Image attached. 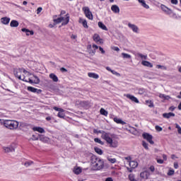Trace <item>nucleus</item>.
Returning <instances> with one entry per match:
<instances>
[{
    "label": "nucleus",
    "mask_w": 181,
    "mask_h": 181,
    "mask_svg": "<svg viewBox=\"0 0 181 181\" xmlns=\"http://www.w3.org/2000/svg\"><path fill=\"white\" fill-rule=\"evenodd\" d=\"M63 21H64V17H60L54 20V22H55V23H62Z\"/></svg>",
    "instance_id": "72a5a7b5"
},
{
    "label": "nucleus",
    "mask_w": 181,
    "mask_h": 181,
    "mask_svg": "<svg viewBox=\"0 0 181 181\" xmlns=\"http://www.w3.org/2000/svg\"><path fill=\"white\" fill-rule=\"evenodd\" d=\"M122 56L123 57V59H131V55L127 53H122Z\"/></svg>",
    "instance_id": "58836bf2"
},
{
    "label": "nucleus",
    "mask_w": 181,
    "mask_h": 181,
    "mask_svg": "<svg viewBox=\"0 0 181 181\" xmlns=\"http://www.w3.org/2000/svg\"><path fill=\"white\" fill-rule=\"evenodd\" d=\"M105 181H114L112 177L106 178Z\"/></svg>",
    "instance_id": "774afa93"
},
{
    "label": "nucleus",
    "mask_w": 181,
    "mask_h": 181,
    "mask_svg": "<svg viewBox=\"0 0 181 181\" xmlns=\"http://www.w3.org/2000/svg\"><path fill=\"white\" fill-rule=\"evenodd\" d=\"M21 30H22V32H24L27 36H29L30 35H33V31L29 30L28 29L22 28Z\"/></svg>",
    "instance_id": "393cba45"
},
{
    "label": "nucleus",
    "mask_w": 181,
    "mask_h": 181,
    "mask_svg": "<svg viewBox=\"0 0 181 181\" xmlns=\"http://www.w3.org/2000/svg\"><path fill=\"white\" fill-rule=\"evenodd\" d=\"M177 0H171V4H173V5H177Z\"/></svg>",
    "instance_id": "4d7b16f0"
},
{
    "label": "nucleus",
    "mask_w": 181,
    "mask_h": 181,
    "mask_svg": "<svg viewBox=\"0 0 181 181\" xmlns=\"http://www.w3.org/2000/svg\"><path fill=\"white\" fill-rule=\"evenodd\" d=\"M66 18H64L63 22L62 23V26H64L66 25H67V23H69V22H70V16H69V14L66 15Z\"/></svg>",
    "instance_id": "2eb2a0df"
},
{
    "label": "nucleus",
    "mask_w": 181,
    "mask_h": 181,
    "mask_svg": "<svg viewBox=\"0 0 181 181\" xmlns=\"http://www.w3.org/2000/svg\"><path fill=\"white\" fill-rule=\"evenodd\" d=\"M107 160L110 162V163H115L117 162V159L115 158H107Z\"/></svg>",
    "instance_id": "37998d69"
},
{
    "label": "nucleus",
    "mask_w": 181,
    "mask_h": 181,
    "mask_svg": "<svg viewBox=\"0 0 181 181\" xmlns=\"http://www.w3.org/2000/svg\"><path fill=\"white\" fill-rule=\"evenodd\" d=\"M142 145L144 146V148H145L146 149H149V148L148 147V143H146V141H142Z\"/></svg>",
    "instance_id": "09e8293b"
},
{
    "label": "nucleus",
    "mask_w": 181,
    "mask_h": 181,
    "mask_svg": "<svg viewBox=\"0 0 181 181\" xmlns=\"http://www.w3.org/2000/svg\"><path fill=\"white\" fill-rule=\"evenodd\" d=\"M129 165L130 168H132V169H135V168H138V162L135 160L130 161Z\"/></svg>",
    "instance_id": "aec40b11"
},
{
    "label": "nucleus",
    "mask_w": 181,
    "mask_h": 181,
    "mask_svg": "<svg viewBox=\"0 0 181 181\" xmlns=\"http://www.w3.org/2000/svg\"><path fill=\"white\" fill-rule=\"evenodd\" d=\"M1 22L4 25H8L9 23V22H11V18H9L8 17H3L1 18Z\"/></svg>",
    "instance_id": "ddd939ff"
},
{
    "label": "nucleus",
    "mask_w": 181,
    "mask_h": 181,
    "mask_svg": "<svg viewBox=\"0 0 181 181\" xmlns=\"http://www.w3.org/2000/svg\"><path fill=\"white\" fill-rule=\"evenodd\" d=\"M30 165H33V161L28 160V161H26L25 163H24V166H25V168H29V166H30Z\"/></svg>",
    "instance_id": "e433bc0d"
},
{
    "label": "nucleus",
    "mask_w": 181,
    "mask_h": 181,
    "mask_svg": "<svg viewBox=\"0 0 181 181\" xmlns=\"http://www.w3.org/2000/svg\"><path fill=\"white\" fill-rule=\"evenodd\" d=\"M141 64L143 66H145L146 67H150L151 69H152V67H153V64H152V63H151L148 61H142Z\"/></svg>",
    "instance_id": "f3484780"
},
{
    "label": "nucleus",
    "mask_w": 181,
    "mask_h": 181,
    "mask_svg": "<svg viewBox=\"0 0 181 181\" xmlns=\"http://www.w3.org/2000/svg\"><path fill=\"white\" fill-rule=\"evenodd\" d=\"M82 11H83L86 18L88 19H90V21H93V13L90 11V8L88 7H83Z\"/></svg>",
    "instance_id": "39448f33"
},
{
    "label": "nucleus",
    "mask_w": 181,
    "mask_h": 181,
    "mask_svg": "<svg viewBox=\"0 0 181 181\" xmlns=\"http://www.w3.org/2000/svg\"><path fill=\"white\" fill-rule=\"evenodd\" d=\"M138 1L141 4L143 8H145L146 9H149V6L146 4V2H145V0H138Z\"/></svg>",
    "instance_id": "b1692460"
},
{
    "label": "nucleus",
    "mask_w": 181,
    "mask_h": 181,
    "mask_svg": "<svg viewBox=\"0 0 181 181\" xmlns=\"http://www.w3.org/2000/svg\"><path fill=\"white\" fill-rule=\"evenodd\" d=\"M168 175H169L170 176H172V175H175V170H170L169 171V173H168Z\"/></svg>",
    "instance_id": "bf43d9fd"
},
{
    "label": "nucleus",
    "mask_w": 181,
    "mask_h": 181,
    "mask_svg": "<svg viewBox=\"0 0 181 181\" xmlns=\"http://www.w3.org/2000/svg\"><path fill=\"white\" fill-rule=\"evenodd\" d=\"M4 150L6 153L15 152V147L11 146L9 147H4Z\"/></svg>",
    "instance_id": "4468645a"
},
{
    "label": "nucleus",
    "mask_w": 181,
    "mask_h": 181,
    "mask_svg": "<svg viewBox=\"0 0 181 181\" xmlns=\"http://www.w3.org/2000/svg\"><path fill=\"white\" fill-rule=\"evenodd\" d=\"M33 131L40 132V134H45V129L40 127H35L33 128Z\"/></svg>",
    "instance_id": "f8f14e48"
},
{
    "label": "nucleus",
    "mask_w": 181,
    "mask_h": 181,
    "mask_svg": "<svg viewBox=\"0 0 181 181\" xmlns=\"http://www.w3.org/2000/svg\"><path fill=\"white\" fill-rule=\"evenodd\" d=\"M27 90L28 91H30L31 93H37V94H40V93H42V90L37 89V88L32 87V86H28L27 88Z\"/></svg>",
    "instance_id": "9d476101"
},
{
    "label": "nucleus",
    "mask_w": 181,
    "mask_h": 181,
    "mask_svg": "<svg viewBox=\"0 0 181 181\" xmlns=\"http://www.w3.org/2000/svg\"><path fill=\"white\" fill-rule=\"evenodd\" d=\"M146 104H147V105L150 107V108H152V107H153V102H152V100H146Z\"/></svg>",
    "instance_id": "4c0bfd02"
},
{
    "label": "nucleus",
    "mask_w": 181,
    "mask_h": 181,
    "mask_svg": "<svg viewBox=\"0 0 181 181\" xmlns=\"http://www.w3.org/2000/svg\"><path fill=\"white\" fill-rule=\"evenodd\" d=\"M114 121L117 124H121L122 125H125V124H127L125 122L122 121V119H118V117H115Z\"/></svg>",
    "instance_id": "a878e982"
},
{
    "label": "nucleus",
    "mask_w": 181,
    "mask_h": 181,
    "mask_svg": "<svg viewBox=\"0 0 181 181\" xmlns=\"http://www.w3.org/2000/svg\"><path fill=\"white\" fill-rule=\"evenodd\" d=\"M94 141L96 142L97 144H100V145H104V143L103 142V141H101V139L98 138H95Z\"/></svg>",
    "instance_id": "a19ab883"
},
{
    "label": "nucleus",
    "mask_w": 181,
    "mask_h": 181,
    "mask_svg": "<svg viewBox=\"0 0 181 181\" xmlns=\"http://www.w3.org/2000/svg\"><path fill=\"white\" fill-rule=\"evenodd\" d=\"M156 130L158 131V132H161V131L163 130L162 127L160 126L156 125L155 127Z\"/></svg>",
    "instance_id": "de8ad7c7"
},
{
    "label": "nucleus",
    "mask_w": 181,
    "mask_h": 181,
    "mask_svg": "<svg viewBox=\"0 0 181 181\" xmlns=\"http://www.w3.org/2000/svg\"><path fill=\"white\" fill-rule=\"evenodd\" d=\"M99 50H100V52H101L102 54H104L105 53V51L101 47H99Z\"/></svg>",
    "instance_id": "5fc2aeb1"
},
{
    "label": "nucleus",
    "mask_w": 181,
    "mask_h": 181,
    "mask_svg": "<svg viewBox=\"0 0 181 181\" xmlns=\"http://www.w3.org/2000/svg\"><path fill=\"white\" fill-rule=\"evenodd\" d=\"M94 151L98 153V155H103V150L98 147H94Z\"/></svg>",
    "instance_id": "2f4dec72"
},
{
    "label": "nucleus",
    "mask_w": 181,
    "mask_h": 181,
    "mask_svg": "<svg viewBox=\"0 0 181 181\" xmlns=\"http://www.w3.org/2000/svg\"><path fill=\"white\" fill-rule=\"evenodd\" d=\"M157 163H160V165H162V163H163V160H162V159H158V160H157Z\"/></svg>",
    "instance_id": "0e129e2a"
},
{
    "label": "nucleus",
    "mask_w": 181,
    "mask_h": 181,
    "mask_svg": "<svg viewBox=\"0 0 181 181\" xmlns=\"http://www.w3.org/2000/svg\"><path fill=\"white\" fill-rule=\"evenodd\" d=\"M156 69H160V70H168V67L163 65H156Z\"/></svg>",
    "instance_id": "ea45409f"
},
{
    "label": "nucleus",
    "mask_w": 181,
    "mask_h": 181,
    "mask_svg": "<svg viewBox=\"0 0 181 181\" xmlns=\"http://www.w3.org/2000/svg\"><path fill=\"white\" fill-rule=\"evenodd\" d=\"M112 49L115 52H119V48L118 47H113Z\"/></svg>",
    "instance_id": "052dcab7"
},
{
    "label": "nucleus",
    "mask_w": 181,
    "mask_h": 181,
    "mask_svg": "<svg viewBox=\"0 0 181 181\" xmlns=\"http://www.w3.org/2000/svg\"><path fill=\"white\" fill-rule=\"evenodd\" d=\"M148 176H149V173L148 171H144L140 173V177L142 179H148Z\"/></svg>",
    "instance_id": "412c9836"
},
{
    "label": "nucleus",
    "mask_w": 181,
    "mask_h": 181,
    "mask_svg": "<svg viewBox=\"0 0 181 181\" xmlns=\"http://www.w3.org/2000/svg\"><path fill=\"white\" fill-rule=\"evenodd\" d=\"M60 71H62V73L67 72V69H66V68H64V67L61 68Z\"/></svg>",
    "instance_id": "6e6d98bb"
},
{
    "label": "nucleus",
    "mask_w": 181,
    "mask_h": 181,
    "mask_svg": "<svg viewBox=\"0 0 181 181\" xmlns=\"http://www.w3.org/2000/svg\"><path fill=\"white\" fill-rule=\"evenodd\" d=\"M111 11L114 12L115 13H119V7L117 5H112L111 6Z\"/></svg>",
    "instance_id": "a211bd4d"
},
{
    "label": "nucleus",
    "mask_w": 181,
    "mask_h": 181,
    "mask_svg": "<svg viewBox=\"0 0 181 181\" xmlns=\"http://www.w3.org/2000/svg\"><path fill=\"white\" fill-rule=\"evenodd\" d=\"M31 139L32 141H39V136H36L35 135H33V138Z\"/></svg>",
    "instance_id": "3c124183"
},
{
    "label": "nucleus",
    "mask_w": 181,
    "mask_h": 181,
    "mask_svg": "<svg viewBox=\"0 0 181 181\" xmlns=\"http://www.w3.org/2000/svg\"><path fill=\"white\" fill-rule=\"evenodd\" d=\"M42 11H43V8L42 7H38L37 9V14L39 15V13H41Z\"/></svg>",
    "instance_id": "603ef678"
},
{
    "label": "nucleus",
    "mask_w": 181,
    "mask_h": 181,
    "mask_svg": "<svg viewBox=\"0 0 181 181\" xmlns=\"http://www.w3.org/2000/svg\"><path fill=\"white\" fill-rule=\"evenodd\" d=\"M97 134H102V138L103 139H105H105H107L108 137V136L110 135V133H107V132H105L103 130L98 131Z\"/></svg>",
    "instance_id": "9b49d317"
},
{
    "label": "nucleus",
    "mask_w": 181,
    "mask_h": 181,
    "mask_svg": "<svg viewBox=\"0 0 181 181\" xmlns=\"http://www.w3.org/2000/svg\"><path fill=\"white\" fill-rule=\"evenodd\" d=\"M111 73H112V74H114L115 76H120L119 73H118V72H117V71H115L114 70H112Z\"/></svg>",
    "instance_id": "8fccbe9b"
},
{
    "label": "nucleus",
    "mask_w": 181,
    "mask_h": 181,
    "mask_svg": "<svg viewBox=\"0 0 181 181\" xmlns=\"http://www.w3.org/2000/svg\"><path fill=\"white\" fill-rule=\"evenodd\" d=\"M160 8L162 11H163V12L167 13V15H171V13H173V11L170 8H168L166 6L163 4H161Z\"/></svg>",
    "instance_id": "0eeeda50"
},
{
    "label": "nucleus",
    "mask_w": 181,
    "mask_h": 181,
    "mask_svg": "<svg viewBox=\"0 0 181 181\" xmlns=\"http://www.w3.org/2000/svg\"><path fill=\"white\" fill-rule=\"evenodd\" d=\"M38 139L42 142H45V141H47V138H46V136L44 135L38 134Z\"/></svg>",
    "instance_id": "473e14b6"
},
{
    "label": "nucleus",
    "mask_w": 181,
    "mask_h": 181,
    "mask_svg": "<svg viewBox=\"0 0 181 181\" xmlns=\"http://www.w3.org/2000/svg\"><path fill=\"white\" fill-rule=\"evenodd\" d=\"M128 27L134 32V33H139V28L135 24H132L131 23H128Z\"/></svg>",
    "instance_id": "6e6552de"
},
{
    "label": "nucleus",
    "mask_w": 181,
    "mask_h": 181,
    "mask_svg": "<svg viewBox=\"0 0 181 181\" xmlns=\"http://www.w3.org/2000/svg\"><path fill=\"white\" fill-rule=\"evenodd\" d=\"M27 81H25L26 83H30V84H33L35 83V81L30 78H28V81L26 80Z\"/></svg>",
    "instance_id": "864d4df0"
},
{
    "label": "nucleus",
    "mask_w": 181,
    "mask_h": 181,
    "mask_svg": "<svg viewBox=\"0 0 181 181\" xmlns=\"http://www.w3.org/2000/svg\"><path fill=\"white\" fill-rule=\"evenodd\" d=\"M175 107H173V106H171V107H170V108H169V110L170 111H175Z\"/></svg>",
    "instance_id": "338daca9"
},
{
    "label": "nucleus",
    "mask_w": 181,
    "mask_h": 181,
    "mask_svg": "<svg viewBox=\"0 0 181 181\" xmlns=\"http://www.w3.org/2000/svg\"><path fill=\"white\" fill-rule=\"evenodd\" d=\"M26 73V71L23 69H14L13 70V74L15 77H17V78H18V80H22L23 81H28L26 79H25V76H23V78H22V76L21 75V73Z\"/></svg>",
    "instance_id": "7ed1b4c3"
},
{
    "label": "nucleus",
    "mask_w": 181,
    "mask_h": 181,
    "mask_svg": "<svg viewBox=\"0 0 181 181\" xmlns=\"http://www.w3.org/2000/svg\"><path fill=\"white\" fill-rule=\"evenodd\" d=\"M57 117H59V118H64L65 115L63 112H59L57 115Z\"/></svg>",
    "instance_id": "49530a36"
},
{
    "label": "nucleus",
    "mask_w": 181,
    "mask_h": 181,
    "mask_svg": "<svg viewBox=\"0 0 181 181\" xmlns=\"http://www.w3.org/2000/svg\"><path fill=\"white\" fill-rule=\"evenodd\" d=\"M91 163L96 170H101L104 168V161L95 156L91 157Z\"/></svg>",
    "instance_id": "f257e3e1"
},
{
    "label": "nucleus",
    "mask_w": 181,
    "mask_h": 181,
    "mask_svg": "<svg viewBox=\"0 0 181 181\" xmlns=\"http://www.w3.org/2000/svg\"><path fill=\"white\" fill-rule=\"evenodd\" d=\"M34 77V84H39V83H40V79L39 78V77H37L36 75L33 76Z\"/></svg>",
    "instance_id": "c9c22d12"
},
{
    "label": "nucleus",
    "mask_w": 181,
    "mask_h": 181,
    "mask_svg": "<svg viewBox=\"0 0 181 181\" xmlns=\"http://www.w3.org/2000/svg\"><path fill=\"white\" fill-rule=\"evenodd\" d=\"M74 173L75 175H80L81 173V168L80 167L74 168Z\"/></svg>",
    "instance_id": "cd10ccee"
},
{
    "label": "nucleus",
    "mask_w": 181,
    "mask_h": 181,
    "mask_svg": "<svg viewBox=\"0 0 181 181\" xmlns=\"http://www.w3.org/2000/svg\"><path fill=\"white\" fill-rule=\"evenodd\" d=\"M100 112L101 115H104L105 117H107V115H108V112L105 110L104 108H101Z\"/></svg>",
    "instance_id": "7c9ffc66"
},
{
    "label": "nucleus",
    "mask_w": 181,
    "mask_h": 181,
    "mask_svg": "<svg viewBox=\"0 0 181 181\" xmlns=\"http://www.w3.org/2000/svg\"><path fill=\"white\" fill-rule=\"evenodd\" d=\"M159 97L160 98H163L164 100H169V98H170V96L165 95V94H162V93L159 94Z\"/></svg>",
    "instance_id": "f704fd0d"
},
{
    "label": "nucleus",
    "mask_w": 181,
    "mask_h": 181,
    "mask_svg": "<svg viewBox=\"0 0 181 181\" xmlns=\"http://www.w3.org/2000/svg\"><path fill=\"white\" fill-rule=\"evenodd\" d=\"M136 56L138 57H141L142 59V60H146V59H148V55H144V54H141L139 52H138L136 54Z\"/></svg>",
    "instance_id": "c756f323"
},
{
    "label": "nucleus",
    "mask_w": 181,
    "mask_h": 181,
    "mask_svg": "<svg viewBox=\"0 0 181 181\" xmlns=\"http://www.w3.org/2000/svg\"><path fill=\"white\" fill-rule=\"evenodd\" d=\"M81 105H88V102L87 101H82L81 103Z\"/></svg>",
    "instance_id": "13d9d810"
},
{
    "label": "nucleus",
    "mask_w": 181,
    "mask_h": 181,
    "mask_svg": "<svg viewBox=\"0 0 181 181\" xmlns=\"http://www.w3.org/2000/svg\"><path fill=\"white\" fill-rule=\"evenodd\" d=\"M126 97L127 98H129V100H131V101H133V103H136V104H139V100H138L136 97L130 94L126 95Z\"/></svg>",
    "instance_id": "1a4fd4ad"
},
{
    "label": "nucleus",
    "mask_w": 181,
    "mask_h": 181,
    "mask_svg": "<svg viewBox=\"0 0 181 181\" xmlns=\"http://www.w3.org/2000/svg\"><path fill=\"white\" fill-rule=\"evenodd\" d=\"M112 135L113 134H110V135L107 136L105 141L109 144L110 148H117V146H118V141H112V138H111Z\"/></svg>",
    "instance_id": "20e7f679"
},
{
    "label": "nucleus",
    "mask_w": 181,
    "mask_h": 181,
    "mask_svg": "<svg viewBox=\"0 0 181 181\" xmlns=\"http://www.w3.org/2000/svg\"><path fill=\"white\" fill-rule=\"evenodd\" d=\"M93 40H94L95 42H100L101 38L100 37V35H99L98 34H95V35H93Z\"/></svg>",
    "instance_id": "c85d7f7f"
},
{
    "label": "nucleus",
    "mask_w": 181,
    "mask_h": 181,
    "mask_svg": "<svg viewBox=\"0 0 181 181\" xmlns=\"http://www.w3.org/2000/svg\"><path fill=\"white\" fill-rule=\"evenodd\" d=\"M174 168H175V169H178L179 168V164L177 163H174Z\"/></svg>",
    "instance_id": "e2e57ef3"
},
{
    "label": "nucleus",
    "mask_w": 181,
    "mask_h": 181,
    "mask_svg": "<svg viewBox=\"0 0 181 181\" xmlns=\"http://www.w3.org/2000/svg\"><path fill=\"white\" fill-rule=\"evenodd\" d=\"M49 78H51L52 81H54V83H57V81H59V78L54 74H50Z\"/></svg>",
    "instance_id": "5701e85b"
},
{
    "label": "nucleus",
    "mask_w": 181,
    "mask_h": 181,
    "mask_svg": "<svg viewBox=\"0 0 181 181\" xmlns=\"http://www.w3.org/2000/svg\"><path fill=\"white\" fill-rule=\"evenodd\" d=\"M88 76L90 78H95V80H97L100 77V76H98V74H97L95 73H91V72L88 73Z\"/></svg>",
    "instance_id": "4be33fe9"
},
{
    "label": "nucleus",
    "mask_w": 181,
    "mask_h": 181,
    "mask_svg": "<svg viewBox=\"0 0 181 181\" xmlns=\"http://www.w3.org/2000/svg\"><path fill=\"white\" fill-rule=\"evenodd\" d=\"M139 94H144V93H145V89H139Z\"/></svg>",
    "instance_id": "69168bd1"
},
{
    "label": "nucleus",
    "mask_w": 181,
    "mask_h": 181,
    "mask_svg": "<svg viewBox=\"0 0 181 181\" xmlns=\"http://www.w3.org/2000/svg\"><path fill=\"white\" fill-rule=\"evenodd\" d=\"M82 25H83V28H85L86 29H88V25H87V21L86 20L83 21Z\"/></svg>",
    "instance_id": "79ce46f5"
},
{
    "label": "nucleus",
    "mask_w": 181,
    "mask_h": 181,
    "mask_svg": "<svg viewBox=\"0 0 181 181\" xmlns=\"http://www.w3.org/2000/svg\"><path fill=\"white\" fill-rule=\"evenodd\" d=\"M142 136L144 139H146V141H148L151 145H153L154 142L152 141L153 136H152V135L149 134L148 133H144L143 134Z\"/></svg>",
    "instance_id": "423d86ee"
},
{
    "label": "nucleus",
    "mask_w": 181,
    "mask_h": 181,
    "mask_svg": "<svg viewBox=\"0 0 181 181\" xmlns=\"http://www.w3.org/2000/svg\"><path fill=\"white\" fill-rule=\"evenodd\" d=\"M54 110L55 111H59V112H64V110H63L62 108H59L57 107H54Z\"/></svg>",
    "instance_id": "a18cd8bd"
},
{
    "label": "nucleus",
    "mask_w": 181,
    "mask_h": 181,
    "mask_svg": "<svg viewBox=\"0 0 181 181\" xmlns=\"http://www.w3.org/2000/svg\"><path fill=\"white\" fill-rule=\"evenodd\" d=\"M175 128H177L178 134H180L181 135V127H180V126L177 124H175Z\"/></svg>",
    "instance_id": "c03bdc74"
},
{
    "label": "nucleus",
    "mask_w": 181,
    "mask_h": 181,
    "mask_svg": "<svg viewBox=\"0 0 181 181\" xmlns=\"http://www.w3.org/2000/svg\"><path fill=\"white\" fill-rule=\"evenodd\" d=\"M10 26L11 28H18L19 26V22L16 20H12L10 23Z\"/></svg>",
    "instance_id": "dca6fc26"
},
{
    "label": "nucleus",
    "mask_w": 181,
    "mask_h": 181,
    "mask_svg": "<svg viewBox=\"0 0 181 181\" xmlns=\"http://www.w3.org/2000/svg\"><path fill=\"white\" fill-rule=\"evenodd\" d=\"M3 124L8 129H16L19 127V122L16 120H4Z\"/></svg>",
    "instance_id": "f03ea898"
},
{
    "label": "nucleus",
    "mask_w": 181,
    "mask_h": 181,
    "mask_svg": "<svg viewBox=\"0 0 181 181\" xmlns=\"http://www.w3.org/2000/svg\"><path fill=\"white\" fill-rule=\"evenodd\" d=\"M163 118H166L167 119H169V118L172 117H175V113L173 112L163 113Z\"/></svg>",
    "instance_id": "6ab92c4d"
},
{
    "label": "nucleus",
    "mask_w": 181,
    "mask_h": 181,
    "mask_svg": "<svg viewBox=\"0 0 181 181\" xmlns=\"http://www.w3.org/2000/svg\"><path fill=\"white\" fill-rule=\"evenodd\" d=\"M151 172H155V167L153 165H151L150 168H149Z\"/></svg>",
    "instance_id": "680f3d73"
},
{
    "label": "nucleus",
    "mask_w": 181,
    "mask_h": 181,
    "mask_svg": "<svg viewBox=\"0 0 181 181\" xmlns=\"http://www.w3.org/2000/svg\"><path fill=\"white\" fill-rule=\"evenodd\" d=\"M98 25L100 29H103V30H108V28L104 25V23H103V22H98Z\"/></svg>",
    "instance_id": "bb28decb"
}]
</instances>
